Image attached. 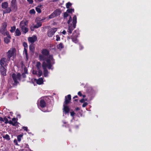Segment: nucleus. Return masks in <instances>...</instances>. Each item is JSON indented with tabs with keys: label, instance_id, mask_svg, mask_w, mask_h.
<instances>
[{
	"label": "nucleus",
	"instance_id": "obj_59",
	"mask_svg": "<svg viewBox=\"0 0 151 151\" xmlns=\"http://www.w3.org/2000/svg\"><path fill=\"white\" fill-rule=\"evenodd\" d=\"M82 96H83V98H84L86 97V96L85 95H83Z\"/></svg>",
	"mask_w": 151,
	"mask_h": 151
},
{
	"label": "nucleus",
	"instance_id": "obj_54",
	"mask_svg": "<svg viewBox=\"0 0 151 151\" xmlns=\"http://www.w3.org/2000/svg\"><path fill=\"white\" fill-rule=\"evenodd\" d=\"M16 119L15 118H12V120L13 121V122H17L16 121Z\"/></svg>",
	"mask_w": 151,
	"mask_h": 151
},
{
	"label": "nucleus",
	"instance_id": "obj_18",
	"mask_svg": "<svg viewBox=\"0 0 151 151\" xmlns=\"http://www.w3.org/2000/svg\"><path fill=\"white\" fill-rule=\"evenodd\" d=\"M8 4L6 1L3 2L1 4V7L3 9H5L8 7Z\"/></svg>",
	"mask_w": 151,
	"mask_h": 151
},
{
	"label": "nucleus",
	"instance_id": "obj_64",
	"mask_svg": "<svg viewBox=\"0 0 151 151\" xmlns=\"http://www.w3.org/2000/svg\"><path fill=\"white\" fill-rule=\"evenodd\" d=\"M3 0H0V1H3Z\"/></svg>",
	"mask_w": 151,
	"mask_h": 151
},
{
	"label": "nucleus",
	"instance_id": "obj_42",
	"mask_svg": "<svg viewBox=\"0 0 151 151\" xmlns=\"http://www.w3.org/2000/svg\"><path fill=\"white\" fill-rule=\"evenodd\" d=\"M56 40L57 41H58L60 40V37H59V35H56Z\"/></svg>",
	"mask_w": 151,
	"mask_h": 151
},
{
	"label": "nucleus",
	"instance_id": "obj_15",
	"mask_svg": "<svg viewBox=\"0 0 151 151\" xmlns=\"http://www.w3.org/2000/svg\"><path fill=\"white\" fill-rule=\"evenodd\" d=\"M1 33L4 36L6 35L7 37L9 38H11V37L9 35V32L7 31L1 30Z\"/></svg>",
	"mask_w": 151,
	"mask_h": 151
},
{
	"label": "nucleus",
	"instance_id": "obj_63",
	"mask_svg": "<svg viewBox=\"0 0 151 151\" xmlns=\"http://www.w3.org/2000/svg\"><path fill=\"white\" fill-rule=\"evenodd\" d=\"M63 123H64V124H66V122H63Z\"/></svg>",
	"mask_w": 151,
	"mask_h": 151
},
{
	"label": "nucleus",
	"instance_id": "obj_41",
	"mask_svg": "<svg viewBox=\"0 0 151 151\" xmlns=\"http://www.w3.org/2000/svg\"><path fill=\"white\" fill-rule=\"evenodd\" d=\"M72 21V18L70 16L68 22V24H70V23Z\"/></svg>",
	"mask_w": 151,
	"mask_h": 151
},
{
	"label": "nucleus",
	"instance_id": "obj_49",
	"mask_svg": "<svg viewBox=\"0 0 151 151\" xmlns=\"http://www.w3.org/2000/svg\"><path fill=\"white\" fill-rule=\"evenodd\" d=\"M75 114V113L74 112H70V115L71 116H73Z\"/></svg>",
	"mask_w": 151,
	"mask_h": 151
},
{
	"label": "nucleus",
	"instance_id": "obj_29",
	"mask_svg": "<svg viewBox=\"0 0 151 151\" xmlns=\"http://www.w3.org/2000/svg\"><path fill=\"white\" fill-rule=\"evenodd\" d=\"M3 137L4 139H5L8 140H9L10 139V138L8 134H6L5 135H4L3 136Z\"/></svg>",
	"mask_w": 151,
	"mask_h": 151
},
{
	"label": "nucleus",
	"instance_id": "obj_58",
	"mask_svg": "<svg viewBox=\"0 0 151 151\" xmlns=\"http://www.w3.org/2000/svg\"><path fill=\"white\" fill-rule=\"evenodd\" d=\"M79 109H79V108H78V107H77V108L76 109V110H79Z\"/></svg>",
	"mask_w": 151,
	"mask_h": 151
},
{
	"label": "nucleus",
	"instance_id": "obj_47",
	"mask_svg": "<svg viewBox=\"0 0 151 151\" xmlns=\"http://www.w3.org/2000/svg\"><path fill=\"white\" fill-rule=\"evenodd\" d=\"M27 1L30 4H32L33 3V0H27Z\"/></svg>",
	"mask_w": 151,
	"mask_h": 151
},
{
	"label": "nucleus",
	"instance_id": "obj_16",
	"mask_svg": "<svg viewBox=\"0 0 151 151\" xmlns=\"http://www.w3.org/2000/svg\"><path fill=\"white\" fill-rule=\"evenodd\" d=\"M7 24L6 22H4L2 23V26L1 27V30L4 31H7Z\"/></svg>",
	"mask_w": 151,
	"mask_h": 151
},
{
	"label": "nucleus",
	"instance_id": "obj_56",
	"mask_svg": "<svg viewBox=\"0 0 151 151\" xmlns=\"http://www.w3.org/2000/svg\"><path fill=\"white\" fill-rule=\"evenodd\" d=\"M62 33L63 34V35H65L66 33V32L65 30H63Z\"/></svg>",
	"mask_w": 151,
	"mask_h": 151
},
{
	"label": "nucleus",
	"instance_id": "obj_7",
	"mask_svg": "<svg viewBox=\"0 0 151 151\" xmlns=\"http://www.w3.org/2000/svg\"><path fill=\"white\" fill-rule=\"evenodd\" d=\"M57 28L53 27L50 29L47 32L48 36L49 37H51L54 34L55 32L57 31Z\"/></svg>",
	"mask_w": 151,
	"mask_h": 151
},
{
	"label": "nucleus",
	"instance_id": "obj_36",
	"mask_svg": "<svg viewBox=\"0 0 151 151\" xmlns=\"http://www.w3.org/2000/svg\"><path fill=\"white\" fill-rule=\"evenodd\" d=\"M24 54L25 55L26 58H27V50L26 48L24 49Z\"/></svg>",
	"mask_w": 151,
	"mask_h": 151
},
{
	"label": "nucleus",
	"instance_id": "obj_33",
	"mask_svg": "<svg viewBox=\"0 0 151 151\" xmlns=\"http://www.w3.org/2000/svg\"><path fill=\"white\" fill-rule=\"evenodd\" d=\"M72 5V4L70 2H68L66 4V7L68 9Z\"/></svg>",
	"mask_w": 151,
	"mask_h": 151
},
{
	"label": "nucleus",
	"instance_id": "obj_30",
	"mask_svg": "<svg viewBox=\"0 0 151 151\" xmlns=\"http://www.w3.org/2000/svg\"><path fill=\"white\" fill-rule=\"evenodd\" d=\"M16 29V27L15 26L12 27H11V29L10 30V32L12 33L14 32Z\"/></svg>",
	"mask_w": 151,
	"mask_h": 151
},
{
	"label": "nucleus",
	"instance_id": "obj_24",
	"mask_svg": "<svg viewBox=\"0 0 151 151\" xmlns=\"http://www.w3.org/2000/svg\"><path fill=\"white\" fill-rule=\"evenodd\" d=\"M11 38H9L7 36L5 37L4 38V42L6 44L10 42V39Z\"/></svg>",
	"mask_w": 151,
	"mask_h": 151
},
{
	"label": "nucleus",
	"instance_id": "obj_60",
	"mask_svg": "<svg viewBox=\"0 0 151 151\" xmlns=\"http://www.w3.org/2000/svg\"><path fill=\"white\" fill-rule=\"evenodd\" d=\"M74 101H78V99H76L74 100Z\"/></svg>",
	"mask_w": 151,
	"mask_h": 151
},
{
	"label": "nucleus",
	"instance_id": "obj_25",
	"mask_svg": "<svg viewBox=\"0 0 151 151\" xmlns=\"http://www.w3.org/2000/svg\"><path fill=\"white\" fill-rule=\"evenodd\" d=\"M42 25L41 22H37V24L34 26V27L35 29L38 28V27H40Z\"/></svg>",
	"mask_w": 151,
	"mask_h": 151
},
{
	"label": "nucleus",
	"instance_id": "obj_12",
	"mask_svg": "<svg viewBox=\"0 0 151 151\" xmlns=\"http://www.w3.org/2000/svg\"><path fill=\"white\" fill-rule=\"evenodd\" d=\"M71 100V96L70 94L68 95L65 97V101L64 104H69Z\"/></svg>",
	"mask_w": 151,
	"mask_h": 151
},
{
	"label": "nucleus",
	"instance_id": "obj_28",
	"mask_svg": "<svg viewBox=\"0 0 151 151\" xmlns=\"http://www.w3.org/2000/svg\"><path fill=\"white\" fill-rule=\"evenodd\" d=\"M17 122H13L12 121L10 120L9 121L8 123L10 124H12L14 126H16L17 125V124H16Z\"/></svg>",
	"mask_w": 151,
	"mask_h": 151
},
{
	"label": "nucleus",
	"instance_id": "obj_21",
	"mask_svg": "<svg viewBox=\"0 0 151 151\" xmlns=\"http://www.w3.org/2000/svg\"><path fill=\"white\" fill-rule=\"evenodd\" d=\"M43 81L42 78H39L37 81V83L38 84H41L43 83Z\"/></svg>",
	"mask_w": 151,
	"mask_h": 151
},
{
	"label": "nucleus",
	"instance_id": "obj_27",
	"mask_svg": "<svg viewBox=\"0 0 151 151\" xmlns=\"http://www.w3.org/2000/svg\"><path fill=\"white\" fill-rule=\"evenodd\" d=\"M57 47L58 49H59L60 50L64 47L63 44L61 43L59 44L58 45H57Z\"/></svg>",
	"mask_w": 151,
	"mask_h": 151
},
{
	"label": "nucleus",
	"instance_id": "obj_6",
	"mask_svg": "<svg viewBox=\"0 0 151 151\" xmlns=\"http://www.w3.org/2000/svg\"><path fill=\"white\" fill-rule=\"evenodd\" d=\"M20 27L21 28V30L23 32L24 34L27 33L28 31V28L25 27V24L23 22V21H22L20 23Z\"/></svg>",
	"mask_w": 151,
	"mask_h": 151
},
{
	"label": "nucleus",
	"instance_id": "obj_62",
	"mask_svg": "<svg viewBox=\"0 0 151 151\" xmlns=\"http://www.w3.org/2000/svg\"><path fill=\"white\" fill-rule=\"evenodd\" d=\"M41 6H42V5H40V6H39V8H40V7H41Z\"/></svg>",
	"mask_w": 151,
	"mask_h": 151
},
{
	"label": "nucleus",
	"instance_id": "obj_53",
	"mask_svg": "<svg viewBox=\"0 0 151 151\" xmlns=\"http://www.w3.org/2000/svg\"><path fill=\"white\" fill-rule=\"evenodd\" d=\"M22 76L24 78H25L26 77V76L24 73H23L22 74Z\"/></svg>",
	"mask_w": 151,
	"mask_h": 151
},
{
	"label": "nucleus",
	"instance_id": "obj_5",
	"mask_svg": "<svg viewBox=\"0 0 151 151\" xmlns=\"http://www.w3.org/2000/svg\"><path fill=\"white\" fill-rule=\"evenodd\" d=\"M12 77L14 82V85L16 86L19 83L17 80H20L21 74L19 73H18L17 74L13 73Z\"/></svg>",
	"mask_w": 151,
	"mask_h": 151
},
{
	"label": "nucleus",
	"instance_id": "obj_51",
	"mask_svg": "<svg viewBox=\"0 0 151 151\" xmlns=\"http://www.w3.org/2000/svg\"><path fill=\"white\" fill-rule=\"evenodd\" d=\"M0 121L1 122H4V118H3L2 117H0Z\"/></svg>",
	"mask_w": 151,
	"mask_h": 151
},
{
	"label": "nucleus",
	"instance_id": "obj_40",
	"mask_svg": "<svg viewBox=\"0 0 151 151\" xmlns=\"http://www.w3.org/2000/svg\"><path fill=\"white\" fill-rule=\"evenodd\" d=\"M23 45L24 47V48H26V47H27V45L26 42H24L23 43Z\"/></svg>",
	"mask_w": 151,
	"mask_h": 151
},
{
	"label": "nucleus",
	"instance_id": "obj_22",
	"mask_svg": "<svg viewBox=\"0 0 151 151\" xmlns=\"http://www.w3.org/2000/svg\"><path fill=\"white\" fill-rule=\"evenodd\" d=\"M36 66L37 68V70L40 69L41 68V63L39 62H37L36 65Z\"/></svg>",
	"mask_w": 151,
	"mask_h": 151
},
{
	"label": "nucleus",
	"instance_id": "obj_2",
	"mask_svg": "<svg viewBox=\"0 0 151 151\" xmlns=\"http://www.w3.org/2000/svg\"><path fill=\"white\" fill-rule=\"evenodd\" d=\"M47 61V63L45 61H44L42 63V67L44 70L43 73L45 76L47 77L48 76V72L47 69V68L49 69L53 70V68H51L52 65L51 63H50L48 60Z\"/></svg>",
	"mask_w": 151,
	"mask_h": 151
},
{
	"label": "nucleus",
	"instance_id": "obj_3",
	"mask_svg": "<svg viewBox=\"0 0 151 151\" xmlns=\"http://www.w3.org/2000/svg\"><path fill=\"white\" fill-rule=\"evenodd\" d=\"M76 15H75L73 18L72 25L71 24H68V28L67 30V32H68V35L72 33V31L76 27Z\"/></svg>",
	"mask_w": 151,
	"mask_h": 151
},
{
	"label": "nucleus",
	"instance_id": "obj_43",
	"mask_svg": "<svg viewBox=\"0 0 151 151\" xmlns=\"http://www.w3.org/2000/svg\"><path fill=\"white\" fill-rule=\"evenodd\" d=\"M32 73L34 75H37V72L36 70H33L32 71Z\"/></svg>",
	"mask_w": 151,
	"mask_h": 151
},
{
	"label": "nucleus",
	"instance_id": "obj_13",
	"mask_svg": "<svg viewBox=\"0 0 151 151\" xmlns=\"http://www.w3.org/2000/svg\"><path fill=\"white\" fill-rule=\"evenodd\" d=\"M0 72L1 74L4 76L6 75V69L4 66H0Z\"/></svg>",
	"mask_w": 151,
	"mask_h": 151
},
{
	"label": "nucleus",
	"instance_id": "obj_11",
	"mask_svg": "<svg viewBox=\"0 0 151 151\" xmlns=\"http://www.w3.org/2000/svg\"><path fill=\"white\" fill-rule=\"evenodd\" d=\"M37 37L35 35H33L32 37H29L28 38V40L31 44H33L35 42L37 41Z\"/></svg>",
	"mask_w": 151,
	"mask_h": 151
},
{
	"label": "nucleus",
	"instance_id": "obj_46",
	"mask_svg": "<svg viewBox=\"0 0 151 151\" xmlns=\"http://www.w3.org/2000/svg\"><path fill=\"white\" fill-rule=\"evenodd\" d=\"M34 28H35L34 27V26H31L30 27V29L32 31H34Z\"/></svg>",
	"mask_w": 151,
	"mask_h": 151
},
{
	"label": "nucleus",
	"instance_id": "obj_34",
	"mask_svg": "<svg viewBox=\"0 0 151 151\" xmlns=\"http://www.w3.org/2000/svg\"><path fill=\"white\" fill-rule=\"evenodd\" d=\"M39 6H37L36 8V10L38 13H40L41 12V11L40 8L39 7Z\"/></svg>",
	"mask_w": 151,
	"mask_h": 151
},
{
	"label": "nucleus",
	"instance_id": "obj_10",
	"mask_svg": "<svg viewBox=\"0 0 151 151\" xmlns=\"http://www.w3.org/2000/svg\"><path fill=\"white\" fill-rule=\"evenodd\" d=\"M7 61V59L5 58H1L0 60V66H6L7 65L6 62Z\"/></svg>",
	"mask_w": 151,
	"mask_h": 151
},
{
	"label": "nucleus",
	"instance_id": "obj_26",
	"mask_svg": "<svg viewBox=\"0 0 151 151\" xmlns=\"http://www.w3.org/2000/svg\"><path fill=\"white\" fill-rule=\"evenodd\" d=\"M38 71V73H37V76L38 77H40L41 76L42 74V71L40 70H37Z\"/></svg>",
	"mask_w": 151,
	"mask_h": 151
},
{
	"label": "nucleus",
	"instance_id": "obj_1",
	"mask_svg": "<svg viewBox=\"0 0 151 151\" xmlns=\"http://www.w3.org/2000/svg\"><path fill=\"white\" fill-rule=\"evenodd\" d=\"M42 55L40 54L39 55V58L40 60H45L47 63V61L48 60L50 63H51V61L53 59L52 55H49V52L46 49H44L42 51Z\"/></svg>",
	"mask_w": 151,
	"mask_h": 151
},
{
	"label": "nucleus",
	"instance_id": "obj_20",
	"mask_svg": "<svg viewBox=\"0 0 151 151\" xmlns=\"http://www.w3.org/2000/svg\"><path fill=\"white\" fill-rule=\"evenodd\" d=\"M29 48L30 50L33 53H34L35 50V47L34 45L32 44H31L29 45Z\"/></svg>",
	"mask_w": 151,
	"mask_h": 151
},
{
	"label": "nucleus",
	"instance_id": "obj_39",
	"mask_svg": "<svg viewBox=\"0 0 151 151\" xmlns=\"http://www.w3.org/2000/svg\"><path fill=\"white\" fill-rule=\"evenodd\" d=\"M68 16V12H65L64 13V18H66Z\"/></svg>",
	"mask_w": 151,
	"mask_h": 151
},
{
	"label": "nucleus",
	"instance_id": "obj_4",
	"mask_svg": "<svg viewBox=\"0 0 151 151\" xmlns=\"http://www.w3.org/2000/svg\"><path fill=\"white\" fill-rule=\"evenodd\" d=\"M8 60H10V58L16 54V50L15 48L11 49L7 52Z\"/></svg>",
	"mask_w": 151,
	"mask_h": 151
},
{
	"label": "nucleus",
	"instance_id": "obj_44",
	"mask_svg": "<svg viewBox=\"0 0 151 151\" xmlns=\"http://www.w3.org/2000/svg\"><path fill=\"white\" fill-rule=\"evenodd\" d=\"M14 142L15 144L16 145H19L17 143V140L16 139H15L14 141Z\"/></svg>",
	"mask_w": 151,
	"mask_h": 151
},
{
	"label": "nucleus",
	"instance_id": "obj_31",
	"mask_svg": "<svg viewBox=\"0 0 151 151\" xmlns=\"http://www.w3.org/2000/svg\"><path fill=\"white\" fill-rule=\"evenodd\" d=\"M23 135L22 134H19L17 136V140L19 142L21 141V138L22 137Z\"/></svg>",
	"mask_w": 151,
	"mask_h": 151
},
{
	"label": "nucleus",
	"instance_id": "obj_8",
	"mask_svg": "<svg viewBox=\"0 0 151 151\" xmlns=\"http://www.w3.org/2000/svg\"><path fill=\"white\" fill-rule=\"evenodd\" d=\"M61 13V11L60 10L58 9H56L49 16V18L51 19L53 18L56 16L59 15Z\"/></svg>",
	"mask_w": 151,
	"mask_h": 151
},
{
	"label": "nucleus",
	"instance_id": "obj_37",
	"mask_svg": "<svg viewBox=\"0 0 151 151\" xmlns=\"http://www.w3.org/2000/svg\"><path fill=\"white\" fill-rule=\"evenodd\" d=\"M72 41L74 42L75 43H76L77 42V40L76 37H72Z\"/></svg>",
	"mask_w": 151,
	"mask_h": 151
},
{
	"label": "nucleus",
	"instance_id": "obj_17",
	"mask_svg": "<svg viewBox=\"0 0 151 151\" xmlns=\"http://www.w3.org/2000/svg\"><path fill=\"white\" fill-rule=\"evenodd\" d=\"M46 104L45 101L43 99H42L40 101V106L42 108H44L46 106Z\"/></svg>",
	"mask_w": 151,
	"mask_h": 151
},
{
	"label": "nucleus",
	"instance_id": "obj_9",
	"mask_svg": "<svg viewBox=\"0 0 151 151\" xmlns=\"http://www.w3.org/2000/svg\"><path fill=\"white\" fill-rule=\"evenodd\" d=\"M11 7L13 8V9L15 11L17 9V6L16 0H12L11 4Z\"/></svg>",
	"mask_w": 151,
	"mask_h": 151
},
{
	"label": "nucleus",
	"instance_id": "obj_50",
	"mask_svg": "<svg viewBox=\"0 0 151 151\" xmlns=\"http://www.w3.org/2000/svg\"><path fill=\"white\" fill-rule=\"evenodd\" d=\"M78 95L80 96H82V94L81 93L80 91H79L78 92Z\"/></svg>",
	"mask_w": 151,
	"mask_h": 151
},
{
	"label": "nucleus",
	"instance_id": "obj_45",
	"mask_svg": "<svg viewBox=\"0 0 151 151\" xmlns=\"http://www.w3.org/2000/svg\"><path fill=\"white\" fill-rule=\"evenodd\" d=\"M88 104L86 102L84 103L83 104L82 106L83 107H86Z\"/></svg>",
	"mask_w": 151,
	"mask_h": 151
},
{
	"label": "nucleus",
	"instance_id": "obj_61",
	"mask_svg": "<svg viewBox=\"0 0 151 151\" xmlns=\"http://www.w3.org/2000/svg\"><path fill=\"white\" fill-rule=\"evenodd\" d=\"M8 118L9 119H10V117L9 116H8Z\"/></svg>",
	"mask_w": 151,
	"mask_h": 151
},
{
	"label": "nucleus",
	"instance_id": "obj_52",
	"mask_svg": "<svg viewBox=\"0 0 151 151\" xmlns=\"http://www.w3.org/2000/svg\"><path fill=\"white\" fill-rule=\"evenodd\" d=\"M84 101V99H82L80 100V101L81 103H83Z\"/></svg>",
	"mask_w": 151,
	"mask_h": 151
},
{
	"label": "nucleus",
	"instance_id": "obj_19",
	"mask_svg": "<svg viewBox=\"0 0 151 151\" xmlns=\"http://www.w3.org/2000/svg\"><path fill=\"white\" fill-rule=\"evenodd\" d=\"M6 10L3 11L4 13H9L12 11L10 7H7L6 9H5Z\"/></svg>",
	"mask_w": 151,
	"mask_h": 151
},
{
	"label": "nucleus",
	"instance_id": "obj_35",
	"mask_svg": "<svg viewBox=\"0 0 151 151\" xmlns=\"http://www.w3.org/2000/svg\"><path fill=\"white\" fill-rule=\"evenodd\" d=\"M29 13L31 14H35V10L32 9L29 11Z\"/></svg>",
	"mask_w": 151,
	"mask_h": 151
},
{
	"label": "nucleus",
	"instance_id": "obj_14",
	"mask_svg": "<svg viewBox=\"0 0 151 151\" xmlns=\"http://www.w3.org/2000/svg\"><path fill=\"white\" fill-rule=\"evenodd\" d=\"M66 104H63V111L65 112V114L68 113L70 111V109L69 107L65 105Z\"/></svg>",
	"mask_w": 151,
	"mask_h": 151
},
{
	"label": "nucleus",
	"instance_id": "obj_57",
	"mask_svg": "<svg viewBox=\"0 0 151 151\" xmlns=\"http://www.w3.org/2000/svg\"><path fill=\"white\" fill-rule=\"evenodd\" d=\"M78 97V96H75L73 98L75 99L76 98H77Z\"/></svg>",
	"mask_w": 151,
	"mask_h": 151
},
{
	"label": "nucleus",
	"instance_id": "obj_55",
	"mask_svg": "<svg viewBox=\"0 0 151 151\" xmlns=\"http://www.w3.org/2000/svg\"><path fill=\"white\" fill-rule=\"evenodd\" d=\"M23 22H24V24H25V26H27L28 24V22L27 21H26V22L23 21Z\"/></svg>",
	"mask_w": 151,
	"mask_h": 151
},
{
	"label": "nucleus",
	"instance_id": "obj_32",
	"mask_svg": "<svg viewBox=\"0 0 151 151\" xmlns=\"http://www.w3.org/2000/svg\"><path fill=\"white\" fill-rule=\"evenodd\" d=\"M74 11V9H69L67 10V12L68 13H72Z\"/></svg>",
	"mask_w": 151,
	"mask_h": 151
},
{
	"label": "nucleus",
	"instance_id": "obj_38",
	"mask_svg": "<svg viewBox=\"0 0 151 151\" xmlns=\"http://www.w3.org/2000/svg\"><path fill=\"white\" fill-rule=\"evenodd\" d=\"M4 120L5 124H7L8 123L9 121L6 117L5 116L4 117Z\"/></svg>",
	"mask_w": 151,
	"mask_h": 151
},
{
	"label": "nucleus",
	"instance_id": "obj_23",
	"mask_svg": "<svg viewBox=\"0 0 151 151\" xmlns=\"http://www.w3.org/2000/svg\"><path fill=\"white\" fill-rule=\"evenodd\" d=\"M16 36H20L21 33L18 29H17L15 32Z\"/></svg>",
	"mask_w": 151,
	"mask_h": 151
},
{
	"label": "nucleus",
	"instance_id": "obj_48",
	"mask_svg": "<svg viewBox=\"0 0 151 151\" xmlns=\"http://www.w3.org/2000/svg\"><path fill=\"white\" fill-rule=\"evenodd\" d=\"M23 129H24V130L27 131L28 130L27 128V127H23Z\"/></svg>",
	"mask_w": 151,
	"mask_h": 151
}]
</instances>
